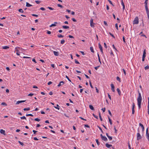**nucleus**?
Segmentation results:
<instances>
[{"instance_id":"obj_1","label":"nucleus","mask_w":149,"mask_h":149,"mask_svg":"<svg viewBox=\"0 0 149 149\" xmlns=\"http://www.w3.org/2000/svg\"><path fill=\"white\" fill-rule=\"evenodd\" d=\"M138 93H139L138 97L137 99L138 105L139 109H140L141 108V101L142 100V97L141 96V94L139 92V91H138Z\"/></svg>"},{"instance_id":"obj_2","label":"nucleus","mask_w":149,"mask_h":149,"mask_svg":"<svg viewBox=\"0 0 149 149\" xmlns=\"http://www.w3.org/2000/svg\"><path fill=\"white\" fill-rule=\"evenodd\" d=\"M139 23V18L138 17H136L133 22V24H137Z\"/></svg>"},{"instance_id":"obj_3","label":"nucleus","mask_w":149,"mask_h":149,"mask_svg":"<svg viewBox=\"0 0 149 149\" xmlns=\"http://www.w3.org/2000/svg\"><path fill=\"white\" fill-rule=\"evenodd\" d=\"M100 136L102 140L104 141H107V137L105 136H103L102 134H100Z\"/></svg>"},{"instance_id":"obj_4","label":"nucleus","mask_w":149,"mask_h":149,"mask_svg":"<svg viewBox=\"0 0 149 149\" xmlns=\"http://www.w3.org/2000/svg\"><path fill=\"white\" fill-rule=\"evenodd\" d=\"M135 104L134 102H133L132 103V114H134V113L135 111H134V108H135Z\"/></svg>"},{"instance_id":"obj_5","label":"nucleus","mask_w":149,"mask_h":149,"mask_svg":"<svg viewBox=\"0 0 149 149\" xmlns=\"http://www.w3.org/2000/svg\"><path fill=\"white\" fill-rule=\"evenodd\" d=\"M146 136L147 138L148 141H149V134L148 132V128H147L146 130Z\"/></svg>"},{"instance_id":"obj_6","label":"nucleus","mask_w":149,"mask_h":149,"mask_svg":"<svg viewBox=\"0 0 149 149\" xmlns=\"http://www.w3.org/2000/svg\"><path fill=\"white\" fill-rule=\"evenodd\" d=\"M146 10V12L147 14L149 13V11L148 7V4H145Z\"/></svg>"},{"instance_id":"obj_7","label":"nucleus","mask_w":149,"mask_h":149,"mask_svg":"<svg viewBox=\"0 0 149 149\" xmlns=\"http://www.w3.org/2000/svg\"><path fill=\"white\" fill-rule=\"evenodd\" d=\"M142 138L140 134L139 133H138L137 134V140H139V139H141Z\"/></svg>"},{"instance_id":"obj_8","label":"nucleus","mask_w":149,"mask_h":149,"mask_svg":"<svg viewBox=\"0 0 149 149\" xmlns=\"http://www.w3.org/2000/svg\"><path fill=\"white\" fill-rule=\"evenodd\" d=\"M99 47L100 50V51L102 54H103V51L102 47L100 43H99Z\"/></svg>"},{"instance_id":"obj_9","label":"nucleus","mask_w":149,"mask_h":149,"mask_svg":"<svg viewBox=\"0 0 149 149\" xmlns=\"http://www.w3.org/2000/svg\"><path fill=\"white\" fill-rule=\"evenodd\" d=\"M111 90L113 92H115V89H114V86L113 85V84H111Z\"/></svg>"},{"instance_id":"obj_10","label":"nucleus","mask_w":149,"mask_h":149,"mask_svg":"<svg viewBox=\"0 0 149 149\" xmlns=\"http://www.w3.org/2000/svg\"><path fill=\"white\" fill-rule=\"evenodd\" d=\"M146 49H145L143 51L142 58H145L146 56Z\"/></svg>"},{"instance_id":"obj_11","label":"nucleus","mask_w":149,"mask_h":149,"mask_svg":"<svg viewBox=\"0 0 149 149\" xmlns=\"http://www.w3.org/2000/svg\"><path fill=\"white\" fill-rule=\"evenodd\" d=\"M1 133L3 134L4 135H6L5 131L3 129H1L0 131Z\"/></svg>"},{"instance_id":"obj_12","label":"nucleus","mask_w":149,"mask_h":149,"mask_svg":"<svg viewBox=\"0 0 149 149\" xmlns=\"http://www.w3.org/2000/svg\"><path fill=\"white\" fill-rule=\"evenodd\" d=\"M64 83L63 81H61L60 82L59 84H58V87H60L61 86L63 85Z\"/></svg>"},{"instance_id":"obj_13","label":"nucleus","mask_w":149,"mask_h":149,"mask_svg":"<svg viewBox=\"0 0 149 149\" xmlns=\"http://www.w3.org/2000/svg\"><path fill=\"white\" fill-rule=\"evenodd\" d=\"M53 53H54V54L55 56H57L59 55V53L58 52L54 51Z\"/></svg>"},{"instance_id":"obj_14","label":"nucleus","mask_w":149,"mask_h":149,"mask_svg":"<svg viewBox=\"0 0 149 149\" xmlns=\"http://www.w3.org/2000/svg\"><path fill=\"white\" fill-rule=\"evenodd\" d=\"M139 126H140L142 128V131H143L144 130V127L143 125L141 124V123H140L139 124Z\"/></svg>"},{"instance_id":"obj_15","label":"nucleus","mask_w":149,"mask_h":149,"mask_svg":"<svg viewBox=\"0 0 149 149\" xmlns=\"http://www.w3.org/2000/svg\"><path fill=\"white\" fill-rule=\"evenodd\" d=\"M90 25L91 27H93V25H92L93 24V19H91L90 20Z\"/></svg>"},{"instance_id":"obj_16","label":"nucleus","mask_w":149,"mask_h":149,"mask_svg":"<svg viewBox=\"0 0 149 149\" xmlns=\"http://www.w3.org/2000/svg\"><path fill=\"white\" fill-rule=\"evenodd\" d=\"M105 145L106 147L108 148H109L110 147H111L112 146L111 145L109 144L108 143H106Z\"/></svg>"},{"instance_id":"obj_17","label":"nucleus","mask_w":149,"mask_h":149,"mask_svg":"<svg viewBox=\"0 0 149 149\" xmlns=\"http://www.w3.org/2000/svg\"><path fill=\"white\" fill-rule=\"evenodd\" d=\"M108 118L110 124L111 125H112V123L111 119H110V118L109 116H108Z\"/></svg>"},{"instance_id":"obj_18","label":"nucleus","mask_w":149,"mask_h":149,"mask_svg":"<svg viewBox=\"0 0 149 149\" xmlns=\"http://www.w3.org/2000/svg\"><path fill=\"white\" fill-rule=\"evenodd\" d=\"M117 91L119 95H120L121 94V93L120 90L118 88H117Z\"/></svg>"},{"instance_id":"obj_19","label":"nucleus","mask_w":149,"mask_h":149,"mask_svg":"<svg viewBox=\"0 0 149 149\" xmlns=\"http://www.w3.org/2000/svg\"><path fill=\"white\" fill-rule=\"evenodd\" d=\"M89 108L91 110H94V108L93 107V106L92 105H89Z\"/></svg>"},{"instance_id":"obj_20","label":"nucleus","mask_w":149,"mask_h":149,"mask_svg":"<svg viewBox=\"0 0 149 149\" xmlns=\"http://www.w3.org/2000/svg\"><path fill=\"white\" fill-rule=\"evenodd\" d=\"M26 6L27 7H30L32 6V5L29 3L28 2H26Z\"/></svg>"},{"instance_id":"obj_21","label":"nucleus","mask_w":149,"mask_h":149,"mask_svg":"<svg viewBox=\"0 0 149 149\" xmlns=\"http://www.w3.org/2000/svg\"><path fill=\"white\" fill-rule=\"evenodd\" d=\"M62 27L64 29H68L69 28V27L67 26H63Z\"/></svg>"},{"instance_id":"obj_22","label":"nucleus","mask_w":149,"mask_h":149,"mask_svg":"<svg viewBox=\"0 0 149 149\" xmlns=\"http://www.w3.org/2000/svg\"><path fill=\"white\" fill-rule=\"evenodd\" d=\"M121 4L122 5L123 7V10H124L125 8V6L123 1H121Z\"/></svg>"},{"instance_id":"obj_23","label":"nucleus","mask_w":149,"mask_h":149,"mask_svg":"<svg viewBox=\"0 0 149 149\" xmlns=\"http://www.w3.org/2000/svg\"><path fill=\"white\" fill-rule=\"evenodd\" d=\"M90 50H91V52L92 53H94V51L93 50V47H90Z\"/></svg>"},{"instance_id":"obj_24","label":"nucleus","mask_w":149,"mask_h":149,"mask_svg":"<svg viewBox=\"0 0 149 149\" xmlns=\"http://www.w3.org/2000/svg\"><path fill=\"white\" fill-rule=\"evenodd\" d=\"M9 47L8 46H5L3 47L2 48L4 49H8Z\"/></svg>"},{"instance_id":"obj_25","label":"nucleus","mask_w":149,"mask_h":149,"mask_svg":"<svg viewBox=\"0 0 149 149\" xmlns=\"http://www.w3.org/2000/svg\"><path fill=\"white\" fill-rule=\"evenodd\" d=\"M30 109L28 107L27 108H25L23 110L24 111H29V110Z\"/></svg>"},{"instance_id":"obj_26","label":"nucleus","mask_w":149,"mask_h":149,"mask_svg":"<svg viewBox=\"0 0 149 149\" xmlns=\"http://www.w3.org/2000/svg\"><path fill=\"white\" fill-rule=\"evenodd\" d=\"M96 142L98 145H99L100 144V142L98 140V139H96Z\"/></svg>"},{"instance_id":"obj_27","label":"nucleus","mask_w":149,"mask_h":149,"mask_svg":"<svg viewBox=\"0 0 149 149\" xmlns=\"http://www.w3.org/2000/svg\"><path fill=\"white\" fill-rule=\"evenodd\" d=\"M20 118L21 119H25L26 120V117L24 116H22V117H20Z\"/></svg>"},{"instance_id":"obj_28","label":"nucleus","mask_w":149,"mask_h":149,"mask_svg":"<svg viewBox=\"0 0 149 149\" xmlns=\"http://www.w3.org/2000/svg\"><path fill=\"white\" fill-rule=\"evenodd\" d=\"M26 116H33V115L31 114H26Z\"/></svg>"},{"instance_id":"obj_29","label":"nucleus","mask_w":149,"mask_h":149,"mask_svg":"<svg viewBox=\"0 0 149 149\" xmlns=\"http://www.w3.org/2000/svg\"><path fill=\"white\" fill-rule=\"evenodd\" d=\"M57 107H55V106H54V107L56 109H57L58 110H59V108L58 107L59 106L58 105V104H57V105H56Z\"/></svg>"},{"instance_id":"obj_30","label":"nucleus","mask_w":149,"mask_h":149,"mask_svg":"<svg viewBox=\"0 0 149 149\" xmlns=\"http://www.w3.org/2000/svg\"><path fill=\"white\" fill-rule=\"evenodd\" d=\"M18 11L19 12H21V13H24V11L22 9H19V10Z\"/></svg>"},{"instance_id":"obj_31","label":"nucleus","mask_w":149,"mask_h":149,"mask_svg":"<svg viewBox=\"0 0 149 149\" xmlns=\"http://www.w3.org/2000/svg\"><path fill=\"white\" fill-rule=\"evenodd\" d=\"M18 142L22 146H23L24 145V144L23 143L21 142L20 141H18Z\"/></svg>"},{"instance_id":"obj_32","label":"nucleus","mask_w":149,"mask_h":149,"mask_svg":"<svg viewBox=\"0 0 149 149\" xmlns=\"http://www.w3.org/2000/svg\"><path fill=\"white\" fill-rule=\"evenodd\" d=\"M116 79L120 82V79L118 77V76L116 77Z\"/></svg>"},{"instance_id":"obj_33","label":"nucleus","mask_w":149,"mask_h":149,"mask_svg":"<svg viewBox=\"0 0 149 149\" xmlns=\"http://www.w3.org/2000/svg\"><path fill=\"white\" fill-rule=\"evenodd\" d=\"M65 77L68 80L70 81V82H71V80H70L69 78L67 76V75H66L65 76Z\"/></svg>"},{"instance_id":"obj_34","label":"nucleus","mask_w":149,"mask_h":149,"mask_svg":"<svg viewBox=\"0 0 149 149\" xmlns=\"http://www.w3.org/2000/svg\"><path fill=\"white\" fill-rule=\"evenodd\" d=\"M65 42V40H62L61 41V44H63Z\"/></svg>"},{"instance_id":"obj_35","label":"nucleus","mask_w":149,"mask_h":149,"mask_svg":"<svg viewBox=\"0 0 149 149\" xmlns=\"http://www.w3.org/2000/svg\"><path fill=\"white\" fill-rule=\"evenodd\" d=\"M34 120L35 121L39 122V121H40V119L38 118H36Z\"/></svg>"},{"instance_id":"obj_36","label":"nucleus","mask_w":149,"mask_h":149,"mask_svg":"<svg viewBox=\"0 0 149 149\" xmlns=\"http://www.w3.org/2000/svg\"><path fill=\"white\" fill-rule=\"evenodd\" d=\"M109 34L111 35L112 37L113 38H115V37L111 33L109 32Z\"/></svg>"},{"instance_id":"obj_37","label":"nucleus","mask_w":149,"mask_h":149,"mask_svg":"<svg viewBox=\"0 0 149 149\" xmlns=\"http://www.w3.org/2000/svg\"><path fill=\"white\" fill-rule=\"evenodd\" d=\"M99 118H100V120L101 121H102V118H101V115H100V113H99Z\"/></svg>"},{"instance_id":"obj_38","label":"nucleus","mask_w":149,"mask_h":149,"mask_svg":"<svg viewBox=\"0 0 149 149\" xmlns=\"http://www.w3.org/2000/svg\"><path fill=\"white\" fill-rule=\"evenodd\" d=\"M149 69V66L148 65L146 66L145 67V70H146Z\"/></svg>"},{"instance_id":"obj_39","label":"nucleus","mask_w":149,"mask_h":149,"mask_svg":"<svg viewBox=\"0 0 149 149\" xmlns=\"http://www.w3.org/2000/svg\"><path fill=\"white\" fill-rule=\"evenodd\" d=\"M74 61H75V62L76 63L78 64H79L80 63L77 61V60L75 59Z\"/></svg>"},{"instance_id":"obj_40","label":"nucleus","mask_w":149,"mask_h":149,"mask_svg":"<svg viewBox=\"0 0 149 149\" xmlns=\"http://www.w3.org/2000/svg\"><path fill=\"white\" fill-rule=\"evenodd\" d=\"M57 36L58 37V38H63V36H62V35H58Z\"/></svg>"},{"instance_id":"obj_41","label":"nucleus","mask_w":149,"mask_h":149,"mask_svg":"<svg viewBox=\"0 0 149 149\" xmlns=\"http://www.w3.org/2000/svg\"><path fill=\"white\" fill-rule=\"evenodd\" d=\"M108 139H109V140H111L112 139V138L111 136H109L108 137Z\"/></svg>"},{"instance_id":"obj_42","label":"nucleus","mask_w":149,"mask_h":149,"mask_svg":"<svg viewBox=\"0 0 149 149\" xmlns=\"http://www.w3.org/2000/svg\"><path fill=\"white\" fill-rule=\"evenodd\" d=\"M89 84H90V86H91V88H93V86H92V84H91V81H89Z\"/></svg>"},{"instance_id":"obj_43","label":"nucleus","mask_w":149,"mask_h":149,"mask_svg":"<svg viewBox=\"0 0 149 149\" xmlns=\"http://www.w3.org/2000/svg\"><path fill=\"white\" fill-rule=\"evenodd\" d=\"M57 6L58 7H60L61 8H62L63 7V6L62 5H61V4H57Z\"/></svg>"},{"instance_id":"obj_44","label":"nucleus","mask_w":149,"mask_h":149,"mask_svg":"<svg viewBox=\"0 0 149 149\" xmlns=\"http://www.w3.org/2000/svg\"><path fill=\"white\" fill-rule=\"evenodd\" d=\"M56 25L55 24H52L50 26V27H52V26H56Z\"/></svg>"},{"instance_id":"obj_45","label":"nucleus","mask_w":149,"mask_h":149,"mask_svg":"<svg viewBox=\"0 0 149 149\" xmlns=\"http://www.w3.org/2000/svg\"><path fill=\"white\" fill-rule=\"evenodd\" d=\"M115 27L116 28V29H117V30H118V24L117 23H116L115 24Z\"/></svg>"},{"instance_id":"obj_46","label":"nucleus","mask_w":149,"mask_h":149,"mask_svg":"<svg viewBox=\"0 0 149 149\" xmlns=\"http://www.w3.org/2000/svg\"><path fill=\"white\" fill-rule=\"evenodd\" d=\"M1 105H5V106L7 105V104L5 102H2L1 103Z\"/></svg>"},{"instance_id":"obj_47","label":"nucleus","mask_w":149,"mask_h":149,"mask_svg":"<svg viewBox=\"0 0 149 149\" xmlns=\"http://www.w3.org/2000/svg\"><path fill=\"white\" fill-rule=\"evenodd\" d=\"M108 97L109 98V99H110V100H111V97L109 93H108Z\"/></svg>"},{"instance_id":"obj_48","label":"nucleus","mask_w":149,"mask_h":149,"mask_svg":"<svg viewBox=\"0 0 149 149\" xmlns=\"http://www.w3.org/2000/svg\"><path fill=\"white\" fill-rule=\"evenodd\" d=\"M32 16H35V17H37L38 16V15H36V14H32Z\"/></svg>"},{"instance_id":"obj_49","label":"nucleus","mask_w":149,"mask_h":149,"mask_svg":"<svg viewBox=\"0 0 149 149\" xmlns=\"http://www.w3.org/2000/svg\"><path fill=\"white\" fill-rule=\"evenodd\" d=\"M93 116L96 118L98 119V117L96 115H95L94 113L93 114Z\"/></svg>"},{"instance_id":"obj_50","label":"nucleus","mask_w":149,"mask_h":149,"mask_svg":"<svg viewBox=\"0 0 149 149\" xmlns=\"http://www.w3.org/2000/svg\"><path fill=\"white\" fill-rule=\"evenodd\" d=\"M47 8H48L49 9V10H54V8H51V7H47Z\"/></svg>"},{"instance_id":"obj_51","label":"nucleus","mask_w":149,"mask_h":149,"mask_svg":"<svg viewBox=\"0 0 149 149\" xmlns=\"http://www.w3.org/2000/svg\"><path fill=\"white\" fill-rule=\"evenodd\" d=\"M123 71L124 74H125V75H126V71H125V69H123Z\"/></svg>"},{"instance_id":"obj_52","label":"nucleus","mask_w":149,"mask_h":149,"mask_svg":"<svg viewBox=\"0 0 149 149\" xmlns=\"http://www.w3.org/2000/svg\"><path fill=\"white\" fill-rule=\"evenodd\" d=\"M84 126L86 127L90 128V126L87 124L84 125Z\"/></svg>"},{"instance_id":"obj_53","label":"nucleus","mask_w":149,"mask_h":149,"mask_svg":"<svg viewBox=\"0 0 149 149\" xmlns=\"http://www.w3.org/2000/svg\"><path fill=\"white\" fill-rule=\"evenodd\" d=\"M108 112H109V115L111 116H112V114L110 111L109 110H108Z\"/></svg>"},{"instance_id":"obj_54","label":"nucleus","mask_w":149,"mask_h":149,"mask_svg":"<svg viewBox=\"0 0 149 149\" xmlns=\"http://www.w3.org/2000/svg\"><path fill=\"white\" fill-rule=\"evenodd\" d=\"M104 24L106 26H107L108 25V24H107V22L105 21H104Z\"/></svg>"},{"instance_id":"obj_55","label":"nucleus","mask_w":149,"mask_h":149,"mask_svg":"<svg viewBox=\"0 0 149 149\" xmlns=\"http://www.w3.org/2000/svg\"><path fill=\"white\" fill-rule=\"evenodd\" d=\"M148 0H145V4H148Z\"/></svg>"},{"instance_id":"obj_56","label":"nucleus","mask_w":149,"mask_h":149,"mask_svg":"<svg viewBox=\"0 0 149 149\" xmlns=\"http://www.w3.org/2000/svg\"><path fill=\"white\" fill-rule=\"evenodd\" d=\"M21 103V101H19L17 102L16 104H18Z\"/></svg>"},{"instance_id":"obj_57","label":"nucleus","mask_w":149,"mask_h":149,"mask_svg":"<svg viewBox=\"0 0 149 149\" xmlns=\"http://www.w3.org/2000/svg\"><path fill=\"white\" fill-rule=\"evenodd\" d=\"M47 33L48 34H51V32L49 31H47Z\"/></svg>"},{"instance_id":"obj_58","label":"nucleus","mask_w":149,"mask_h":149,"mask_svg":"<svg viewBox=\"0 0 149 149\" xmlns=\"http://www.w3.org/2000/svg\"><path fill=\"white\" fill-rule=\"evenodd\" d=\"M123 41L125 43L126 42L125 41V38L124 36H123Z\"/></svg>"},{"instance_id":"obj_59","label":"nucleus","mask_w":149,"mask_h":149,"mask_svg":"<svg viewBox=\"0 0 149 149\" xmlns=\"http://www.w3.org/2000/svg\"><path fill=\"white\" fill-rule=\"evenodd\" d=\"M72 20L74 22H77V20L74 18H72Z\"/></svg>"},{"instance_id":"obj_60","label":"nucleus","mask_w":149,"mask_h":149,"mask_svg":"<svg viewBox=\"0 0 149 149\" xmlns=\"http://www.w3.org/2000/svg\"><path fill=\"white\" fill-rule=\"evenodd\" d=\"M80 119H81V120H84L85 121H86V120L85 119H84V118H83L81 117H79Z\"/></svg>"},{"instance_id":"obj_61","label":"nucleus","mask_w":149,"mask_h":149,"mask_svg":"<svg viewBox=\"0 0 149 149\" xmlns=\"http://www.w3.org/2000/svg\"><path fill=\"white\" fill-rule=\"evenodd\" d=\"M40 9L42 10H45V9L43 7H41L40 8Z\"/></svg>"},{"instance_id":"obj_62","label":"nucleus","mask_w":149,"mask_h":149,"mask_svg":"<svg viewBox=\"0 0 149 149\" xmlns=\"http://www.w3.org/2000/svg\"><path fill=\"white\" fill-rule=\"evenodd\" d=\"M35 2L37 3V4H39L40 2V1H36Z\"/></svg>"},{"instance_id":"obj_63","label":"nucleus","mask_w":149,"mask_h":149,"mask_svg":"<svg viewBox=\"0 0 149 149\" xmlns=\"http://www.w3.org/2000/svg\"><path fill=\"white\" fill-rule=\"evenodd\" d=\"M52 81H49L48 83V85H49L51 84H52Z\"/></svg>"},{"instance_id":"obj_64","label":"nucleus","mask_w":149,"mask_h":149,"mask_svg":"<svg viewBox=\"0 0 149 149\" xmlns=\"http://www.w3.org/2000/svg\"><path fill=\"white\" fill-rule=\"evenodd\" d=\"M102 110L104 112L105 110V108H103L102 109Z\"/></svg>"}]
</instances>
